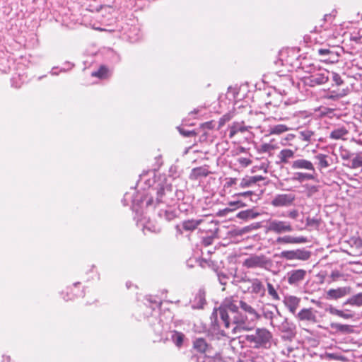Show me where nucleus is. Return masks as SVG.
I'll use <instances>...</instances> for the list:
<instances>
[{"mask_svg": "<svg viewBox=\"0 0 362 362\" xmlns=\"http://www.w3.org/2000/svg\"><path fill=\"white\" fill-rule=\"evenodd\" d=\"M277 148V146L274 144L264 143L259 146L257 148V151L260 153H268L270 155L272 154V151Z\"/></svg>", "mask_w": 362, "mask_h": 362, "instance_id": "72a5a7b5", "label": "nucleus"}, {"mask_svg": "<svg viewBox=\"0 0 362 362\" xmlns=\"http://www.w3.org/2000/svg\"><path fill=\"white\" fill-rule=\"evenodd\" d=\"M289 130V128L285 124H277L270 128L269 134L279 135Z\"/></svg>", "mask_w": 362, "mask_h": 362, "instance_id": "473e14b6", "label": "nucleus"}, {"mask_svg": "<svg viewBox=\"0 0 362 362\" xmlns=\"http://www.w3.org/2000/svg\"><path fill=\"white\" fill-rule=\"evenodd\" d=\"M362 167V155L356 154L352 159L351 168L356 169Z\"/></svg>", "mask_w": 362, "mask_h": 362, "instance_id": "e433bc0d", "label": "nucleus"}, {"mask_svg": "<svg viewBox=\"0 0 362 362\" xmlns=\"http://www.w3.org/2000/svg\"><path fill=\"white\" fill-rule=\"evenodd\" d=\"M267 230L274 233L281 234L292 231L293 227L289 221L274 219L269 221Z\"/></svg>", "mask_w": 362, "mask_h": 362, "instance_id": "39448f33", "label": "nucleus"}, {"mask_svg": "<svg viewBox=\"0 0 362 362\" xmlns=\"http://www.w3.org/2000/svg\"><path fill=\"white\" fill-rule=\"evenodd\" d=\"M300 299L296 296H288L285 298L284 303L288 308V310L292 313L295 314L297 308L300 305Z\"/></svg>", "mask_w": 362, "mask_h": 362, "instance_id": "2eb2a0df", "label": "nucleus"}, {"mask_svg": "<svg viewBox=\"0 0 362 362\" xmlns=\"http://www.w3.org/2000/svg\"><path fill=\"white\" fill-rule=\"evenodd\" d=\"M238 162L240 166L244 168L250 165L252 163V160L250 158L243 157L239 158L238 159Z\"/></svg>", "mask_w": 362, "mask_h": 362, "instance_id": "49530a36", "label": "nucleus"}, {"mask_svg": "<svg viewBox=\"0 0 362 362\" xmlns=\"http://www.w3.org/2000/svg\"><path fill=\"white\" fill-rule=\"evenodd\" d=\"M267 286L268 293L270 296H272V299H274L275 300H279L280 297H279L278 293L276 292V289L274 288V286L269 282L267 283Z\"/></svg>", "mask_w": 362, "mask_h": 362, "instance_id": "f704fd0d", "label": "nucleus"}, {"mask_svg": "<svg viewBox=\"0 0 362 362\" xmlns=\"http://www.w3.org/2000/svg\"><path fill=\"white\" fill-rule=\"evenodd\" d=\"M78 284H76L74 286L67 287L64 291H62V294L63 295V298L66 301L74 300V288Z\"/></svg>", "mask_w": 362, "mask_h": 362, "instance_id": "2f4dec72", "label": "nucleus"}, {"mask_svg": "<svg viewBox=\"0 0 362 362\" xmlns=\"http://www.w3.org/2000/svg\"><path fill=\"white\" fill-rule=\"evenodd\" d=\"M331 52H332L329 49H320L318 50V54L320 55H327V54H331Z\"/></svg>", "mask_w": 362, "mask_h": 362, "instance_id": "603ef678", "label": "nucleus"}, {"mask_svg": "<svg viewBox=\"0 0 362 362\" xmlns=\"http://www.w3.org/2000/svg\"><path fill=\"white\" fill-rule=\"evenodd\" d=\"M306 189L308 196L310 197L318 191V187L315 185H305L304 186Z\"/></svg>", "mask_w": 362, "mask_h": 362, "instance_id": "c03bdc74", "label": "nucleus"}, {"mask_svg": "<svg viewBox=\"0 0 362 362\" xmlns=\"http://www.w3.org/2000/svg\"><path fill=\"white\" fill-rule=\"evenodd\" d=\"M340 36L339 32L333 31L331 32L327 29H325V32L322 33V37L325 38L329 46H334L332 45L333 41L337 40Z\"/></svg>", "mask_w": 362, "mask_h": 362, "instance_id": "412c9836", "label": "nucleus"}, {"mask_svg": "<svg viewBox=\"0 0 362 362\" xmlns=\"http://www.w3.org/2000/svg\"><path fill=\"white\" fill-rule=\"evenodd\" d=\"M357 15H358V18L357 21L362 20V14H361V15H360V13H357Z\"/></svg>", "mask_w": 362, "mask_h": 362, "instance_id": "052dcab7", "label": "nucleus"}, {"mask_svg": "<svg viewBox=\"0 0 362 362\" xmlns=\"http://www.w3.org/2000/svg\"><path fill=\"white\" fill-rule=\"evenodd\" d=\"M351 40L356 42L362 43V37H361L352 36Z\"/></svg>", "mask_w": 362, "mask_h": 362, "instance_id": "5fc2aeb1", "label": "nucleus"}, {"mask_svg": "<svg viewBox=\"0 0 362 362\" xmlns=\"http://www.w3.org/2000/svg\"><path fill=\"white\" fill-rule=\"evenodd\" d=\"M203 222L202 219H190L182 222V228L187 231H193Z\"/></svg>", "mask_w": 362, "mask_h": 362, "instance_id": "4be33fe9", "label": "nucleus"}, {"mask_svg": "<svg viewBox=\"0 0 362 362\" xmlns=\"http://www.w3.org/2000/svg\"><path fill=\"white\" fill-rule=\"evenodd\" d=\"M345 304L357 307L362 306V293L351 296L345 302Z\"/></svg>", "mask_w": 362, "mask_h": 362, "instance_id": "7c9ffc66", "label": "nucleus"}, {"mask_svg": "<svg viewBox=\"0 0 362 362\" xmlns=\"http://www.w3.org/2000/svg\"><path fill=\"white\" fill-rule=\"evenodd\" d=\"M214 127H215L214 121L211 120V121L201 124L199 126V128L202 129H213L214 128Z\"/></svg>", "mask_w": 362, "mask_h": 362, "instance_id": "a18cd8bd", "label": "nucleus"}, {"mask_svg": "<svg viewBox=\"0 0 362 362\" xmlns=\"http://www.w3.org/2000/svg\"><path fill=\"white\" fill-rule=\"evenodd\" d=\"M229 137L233 138L238 132L243 133L247 131V127L244 126L243 123L233 122L232 125L229 127Z\"/></svg>", "mask_w": 362, "mask_h": 362, "instance_id": "6ab92c4d", "label": "nucleus"}, {"mask_svg": "<svg viewBox=\"0 0 362 362\" xmlns=\"http://www.w3.org/2000/svg\"><path fill=\"white\" fill-rule=\"evenodd\" d=\"M349 134V131L346 128L342 127L334 129L329 134V137L332 139L339 140L344 139V136Z\"/></svg>", "mask_w": 362, "mask_h": 362, "instance_id": "5701e85b", "label": "nucleus"}, {"mask_svg": "<svg viewBox=\"0 0 362 362\" xmlns=\"http://www.w3.org/2000/svg\"><path fill=\"white\" fill-rule=\"evenodd\" d=\"M199 298H200L201 299H202V295H199Z\"/></svg>", "mask_w": 362, "mask_h": 362, "instance_id": "680f3d73", "label": "nucleus"}, {"mask_svg": "<svg viewBox=\"0 0 362 362\" xmlns=\"http://www.w3.org/2000/svg\"><path fill=\"white\" fill-rule=\"evenodd\" d=\"M298 212L296 209H293V210L289 211V213H288V216L293 219L296 218L298 217Z\"/></svg>", "mask_w": 362, "mask_h": 362, "instance_id": "864d4df0", "label": "nucleus"}, {"mask_svg": "<svg viewBox=\"0 0 362 362\" xmlns=\"http://www.w3.org/2000/svg\"><path fill=\"white\" fill-rule=\"evenodd\" d=\"M297 175H298L297 180L299 181L315 179V175H312V174H309V173H297Z\"/></svg>", "mask_w": 362, "mask_h": 362, "instance_id": "a19ab883", "label": "nucleus"}, {"mask_svg": "<svg viewBox=\"0 0 362 362\" xmlns=\"http://www.w3.org/2000/svg\"><path fill=\"white\" fill-rule=\"evenodd\" d=\"M342 274L340 273V272L337 270H334L330 274V277L332 278L333 281H337L339 278L341 277Z\"/></svg>", "mask_w": 362, "mask_h": 362, "instance_id": "de8ad7c7", "label": "nucleus"}, {"mask_svg": "<svg viewBox=\"0 0 362 362\" xmlns=\"http://www.w3.org/2000/svg\"><path fill=\"white\" fill-rule=\"evenodd\" d=\"M278 156L281 163H287L289 159L294 157V151L291 149L285 148L279 152Z\"/></svg>", "mask_w": 362, "mask_h": 362, "instance_id": "393cba45", "label": "nucleus"}, {"mask_svg": "<svg viewBox=\"0 0 362 362\" xmlns=\"http://www.w3.org/2000/svg\"><path fill=\"white\" fill-rule=\"evenodd\" d=\"M274 119L275 120H278V121H281V120H284L286 119V117L280 115H276L274 117Z\"/></svg>", "mask_w": 362, "mask_h": 362, "instance_id": "6e6d98bb", "label": "nucleus"}, {"mask_svg": "<svg viewBox=\"0 0 362 362\" xmlns=\"http://www.w3.org/2000/svg\"><path fill=\"white\" fill-rule=\"evenodd\" d=\"M237 296H229L224 299L221 305L213 313V315L217 317L219 313L220 317L226 329L230 328V317L228 310L234 313L233 316V323L235 326L231 329L233 334H236L241 331H250L252 327L248 326L247 317L238 311L237 305Z\"/></svg>", "mask_w": 362, "mask_h": 362, "instance_id": "f257e3e1", "label": "nucleus"}, {"mask_svg": "<svg viewBox=\"0 0 362 362\" xmlns=\"http://www.w3.org/2000/svg\"><path fill=\"white\" fill-rule=\"evenodd\" d=\"M329 71L325 70V72L317 73L313 75L304 78V83L310 87H315L325 84L329 81L328 76Z\"/></svg>", "mask_w": 362, "mask_h": 362, "instance_id": "423d86ee", "label": "nucleus"}, {"mask_svg": "<svg viewBox=\"0 0 362 362\" xmlns=\"http://www.w3.org/2000/svg\"><path fill=\"white\" fill-rule=\"evenodd\" d=\"M199 112V110L194 109L193 111H192L190 113L197 114Z\"/></svg>", "mask_w": 362, "mask_h": 362, "instance_id": "bf43d9fd", "label": "nucleus"}, {"mask_svg": "<svg viewBox=\"0 0 362 362\" xmlns=\"http://www.w3.org/2000/svg\"><path fill=\"white\" fill-rule=\"evenodd\" d=\"M231 119V116L229 114L223 115L218 121V129H220L226 122Z\"/></svg>", "mask_w": 362, "mask_h": 362, "instance_id": "79ce46f5", "label": "nucleus"}, {"mask_svg": "<svg viewBox=\"0 0 362 362\" xmlns=\"http://www.w3.org/2000/svg\"><path fill=\"white\" fill-rule=\"evenodd\" d=\"M330 327L334 329L336 332L341 334H351L354 332L353 326L349 325L333 322L330 324Z\"/></svg>", "mask_w": 362, "mask_h": 362, "instance_id": "dca6fc26", "label": "nucleus"}, {"mask_svg": "<svg viewBox=\"0 0 362 362\" xmlns=\"http://www.w3.org/2000/svg\"><path fill=\"white\" fill-rule=\"evenodd\" d=\"M259 215L258 213L254 212L252 209H247L240 211L237 215V218L242 220H247L250 218H255Z\"/></svg>", "mask_w": 362, "mask_h": 362, "instance_id": "c85d7f7f", "label": "nucleus"}, {"mask_svg": "<svg viewBox=\"0 0 362 362\" xmlns=\"http://www.w3.org/2000/svg\"><path fill=\"white\" fill-rule=\"evenodd\" d=\"M239 305L242 310L250 315L251 322H255L260 319L261 315L252 306L243 300H240Z\"/></svg>", "mask_w": 362, "mask_h": 362, "instance_id": "9b49d317", "label": "nucleus"}, {"mask_svg": "<svg viewBox=\"0 0 362 362\" xmlns=\"http://www.w3.org/2000/svg\"><path fill=\"white\" fill-rule=\"evenodd\" d=\"M209 173L210 172L206 167H198L193 168L192 170V176L194 179H197L201 177H206Z\"/></svg>", "mask_w": 362, "mask_h": 362, "instance_id": "bb28decb", "label": "nucleus"}, {"mask_svg": "<svg viewBox=\"0 0 362 362\" xmlns=\"http://www.w3.org/2000/svg\"><path fill=\"white\" fill-rule=\"evenodd\" d=\"M327 357L329 358V359H337L338 357L336 356L334 354H327Z\"/></svg>", "mask_w": 362, "mask_h": 362, "instance_id": "13d9d810", "label": "nucleus"}, {"mask_svg": "<svg viewBox=\"0 0 362 362\" xmlns=\"http://www.w3.org/2000/svg\"><path fill=\"white\" fill-rule=\"evenodd\" d=\"M178 132L180 134H182L184 136L189 137V136H196L197 135V133L192 130V131H187L181 127H177Z\"/></svg>", "mask_w": 362, "mask_h": 362, "instance_id": "37998d69", "label": "nucleus"}, {"mask_svg": "<svg viewBox=\"0 0 362 362\" xmlns=\"http://www.w3.org/2000/svg\"><path fill=\"white\" fill-rule=\"evenodd\" d=\"M314 133L309 130L303 131L300 133V139L308 143L310 141Z\"/></svg>", "mask_w": 362, "mask_h": 362, "instance_id": "58836bf2", "label": "nucleus"}, {"mask_svg": "<svg viewBox=\"0 0 362 362\" xmlns=\"http://www.w3.org/2000/svg\"><path fill=\"white\" fill-rule=\"evenodd\" d=\"M349 93V88H337L330 91V93L325 98L329 100H337L346 96Z\"/></svg>", "mask_w": 362, "mask_h": 362, "instance_id": "a211bd4d", "label": "nucleus"}, {"mask_svg": "<svg viewBox=\"0 0 362 362\" xmlns=\"http://www.w3.org/2000/svg\"><path fill=\"white\" fill-rule=\"evenodd\" d=\"M270 264V260L264 255H252L246 258L243 266L247 269L266 268Z\"/></svg>", "mask_w": 362, "mask_h": 362, "instance_id": "7ed1b4c3", "label": "nucleus"}, {"mask_svg": "<svg viewBox=\"0 0 362 362\" xmlns=\"http://www.w3.org/2000/svg\"><path fill=\"white\" fill-rule=\"evenodd\" d=\"M252 194H253V192H252V191H247V192H244L237 193L234 196H236V197H248V196H251Z\"/></svg>", "mask_w": 362, "mask_h": 362, "instance_id": "3c124183", "label": "nucleus"}, {"mask_svg": "<svg viewBox=\"0 0 362 362\" xmlns=\"http://www.w3.org/2000/svg\"><path fill=\"white\" fill-rule=\"evenodd\" d=\"M91 76L100 79L107 78L108 77V69L106 66L101 65L98 71L92 72Z\"/></svg>", "mask_w": 362, "mask_h": 362, "instance_id": "c756f323", "label": "nucleus"}, {"mask_svg": "<svg viewBox=\"0 0 362 362\" xmlns=\"http://www.w3.org/2000/svg\"><path fill=\"white\" fill-rule=\"evenodd\" d=\"M264 180V177L262 175L245 176L241 180L240 187L241 188L250 187L255 185L257 182L262 181Z\"/></svg>", "mask_w": 362, "mask_h": 362, "instance_id": "4468645a", "label": "nucleus"}, {"mask_svg": "<svg viewBox=\"0 0 362 362\" xmlns=\"http://www.w3.org/2000/svg\"><path fill=\"white\" fill-rule=\"evenodd\" d=\"M351 293L349 287H339L337 288H331L327 292V298L331 300H337L343 298Z\"/></svg>", "mask_w": 362, "mask_h": 362, "instance_id": "1a4fd4ad", "label": "nucleus"}, {"mask_svg": "<svg viewBox=\"0 0 362 362\" xmlns=\"http://www.w3.org/2000/svg\"><path fill=\"white\" fill-rule=\"evenodd\" d=\"M320 223H321L320 219L312 218L310 217L307 218V219H306V225L308 226L314 227L316 229L319 227Z\"/></svg>", "mask_w": 362, "mask_h": 362, "instance_id": "ea45409f", "label": "nucleus"}, {"mask_svg": "<svg viewBox=\"0 0 362 362\" xmlns=\"http://www.w3.org/2000/svg\"><path fill=\"white\" fill-rule=\"evenodd\" d=\"M296 199L295 194H280L276 195L272 200V205L275 207H282L292 205Z\"/></svg>", "mask_w": 362, "mask_h": 362, "instance_id": "0eeeda50", "label": "nucleus"}, {"mask_svg": "<svg viewBox=\"0 0 362 362\" xmlns=\"http://www.w3.org/2000/svg\"><path fill=\"white\" fill-rule=\"evenodd\" d=\"M332 81L334 85L338 87L337 88H340L339 87L344 84V80L337 72H332Z\"/></svg>", "mask_w": 362, "mask_h": 362, "instance_id": "4c0bfd02", "label": "nucleus"}, {"mask_svg": "<svg viewBox=\"0 0 362 362\" xmlns=\"http://www.w3.org/2000/svg\"><path fill=\"white\" fill-rule=\"evenodd\" d=\"M311 252L304 248L292 250H284L280 253V257L288 261H306L310 259Z\"/></svg>", "mask_w": 362, "mask_h": 362, "instance_id": "20e7f679", "label": "nucleus"}, {"mask_svg": "<svg viewBox=\"0 0 362 362\" xmlns=\"http://www.w3.org/2000/svg\"><path fill=\"white\" fill-rule=\"evenodd\" d=\"M251 291L253 293L264 295L265 288L263 284L258 279H255L252 281Z\"/></svg>", "mask_w": 362, "mask_h": 362, "instance_id": "b1692460", "label": "nucleus"}, {"mask_svg": "<svg viewBox=\"0 0 362 362\" xmlns=\"http://www.w3.org/2000/svg\"><path fill=\"white\" fill-rule=\"evenodd\" d=\"M193 347L199 353H205L208 348V344L204 339L198 338L194 341Z\"/></svg>", "mask_w": 362, "mask_h": 362, "instance_id": "a878e982", "label": "nucleus"}, {"mask_svg": "<svg viewBox=\"0 0 362 362\" xmlns=\"http://www.w3.org/2000/svg\"><path fill=\"white\" fill-rule=\"evenodd\" d=\"M293 169H303L315 172L313 163L308 160L300 158L294 160L291 165Z\"/></svg>", "mask_w": 362, "mask_h": 362, "instance_id": "ddd939ff", "label": "nucleus"}, {"mask_svg": "<svg viewBox=\"0 0 362 362\" xmlns=\"http://www.w3.org/2000/svg\"><path fill=\"white\" fill-rule=\"evenodd\" d=\"M272 333L266 328H257L252 334H248L245 339L255 349H267L270 346Z\"/></svg>", "mask_w": 362, "mask_h": 362, "instance_id": "f03ea898", "label": "nucleus"}, {"mask_svg": "<svg viewBox=\"0 0 362 362\" xmlns=\"http://www.w3.org/2000/svg\"><path fill=\"white\" fill-rule=\"evenodd\" d=\"M351 158V154L349 153H346V154L341 155V158L343 160H348Z\"/></svg>", "mask_w": 362, "mask_h": 362, "instance_id": "4d7b16f0", "label": "nucleus"}, {"mask_svg": "<svg viewBox=\"0 0 362 362\" xmlns=\"http://www.w3.org/2000/svg\"><path fill=\"white\" fill-rule=\"evenodd\" d=\"M315 158L318 160V166L320 168H327L330 165L329 161L330 158L327 155L319 153L315 156Z\"/></svg>", "mask_w": 362, "mask_h": 362, "instance_id": "cd10ccee", "label": "nucleus"}, {"mask_svg": "<svg viewBox=\"0 0 362 362\" xmlns=\"http://www.w3.org/2000/svg\"><path fill=\"white\" fill-rule=\"evenodd\" d=\"M328 312L331 315H336L346 320L352 319L354 317V313H351L350 310H346L345 312L332 306L328 309Z\"/></svg>", "mask_w": 362, "mask_h": 362, "instance_id": "f3484780", "label": "nucleus"}, {"mask_svg": "<svg viewBox=\"0 0 362 362\" xmlns=\"http://www.w3.org/2000/svg\"><path fill=\"white\" fill-rule=\"evenodd\" d=\"M306 274V271L303 269L292 270L288 273V283L290 285L298 286L304 280Z\"/></svg>", "mask_w": 362, "mask_h": 362, "instance_id": "6e6552de", "label": "nucleus"}, {"mask_svg": "<svg viewBox=\"0 0 362 362\" xmlns=\"http://www.w3.org/2000/svg\"><path fill=\"white\" fill-rule=\"evenodd\" d=\"M237 183V178H235V177H232V178H230L226 183V187H232L233 185H236Z\"/></svg>", "mask_w": 362, "mask_h": 362, "instance_id": "09e8293b", "label": "nucleus"}, {"mask_svg": "<svg viewBox=\"0 0 362 362\" xmlns=\"http://www.w3.org/2000/svg\"><path fill=\"white\" fill-rule=\"evenodd\" d=\"M298 317L300 320H307V321H315V315L313 313L312 308L302 309L298 313Z\"/></svg>", "mask_w": 362, "mask_h": 362, "instance_id": "aec40b11", "label": "nucleus"}, {"mask_svg": "<svg viewBox=\"0 0 362 362\" xmlns=\"http://www.w3.org/2000/svg\"><path fill=\"white\" fill-rule=\"evenodd\" d=\"M228 207H226L222 210H220L217 213L218 216H224L228 214L235 211L238 209L243 208L246 206V204L241 201L230 202L228 203Z\"/></svg>", "mask_w": 362, "mask_h": 362, "instance_id": "f8f14e48", "label": "nucleus"}, {"mask_svg": "<svg viewBox=\"0 0 362 362\" xmlns=\"http://www.w3.org/2000/svg\"><path fill=\"white\" fill-rule=\"evenodd\" d=\"M308 242V238L304 236L293 237L291 235H285L279 237L276 243L279 244H303Z\"/></svg>", "mask_w": 362, "mask_h": 362, "instance_id": "9d476101", "label": "nucleus"}, {"mask_svg": "<svg viewBox=\"0 0 362 362\" xmlns=\"http://www.w3.org/2000/svg\"><path fill=\"white\" fill-rule=\"evenodd\" d=\"M173 340L177 346L180 347L183 343L184 334L181 332H175Z\"/></svg>", "mask_w": 362, "mask_h": 362, "instance_id": "c9c22d12", "label": "nucleus"}, {"mask_svg": "<svg viewBox=\"0 0 362 362\" xmlns=\"http://www.w3.org/2000/svg\"><path fill=\"white\" fill-rule=\"evenodd\" d=\"M335 18V16L334 15H332V14H326L325 16H324V18H323V21H329L330 23H332L333 21L334 20Z\"/></svg>", "mask_w": 362, "mask_h": 362, "instance_id": "8fccbe9b", "label": "nucleus"}]
</instances>
